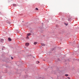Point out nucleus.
Instances as JSON below:
<instances>
[{
    "instance_id": "obj_1",
    "label": "nucleus",
    "mask_w": 79,
    "mask_h": 79,
    "mask_svg": "<svg viewBox=\"0 0 79 79\" xmlns=\"http://www.w3.org/2000/svg\"><path fill=\"white\" fill-rule=\"evenodd\" d=\"M35 21H36V22H35V23H39V19L35 20Z\"/></svg>"
},
{
    "instance_id": "obj_2",
    "label": "nucleus",
    "mask_w": 79,
    "mask_h": 79,
    "mask_svg": "<svg viewBox=\"0 0 79 79\" xmlns=\"http://www.w3.org/2000/svg\"><path fill=\"white\" fill-rule=\"evenodd\" d=\"M29 45V44L28 43H27L25 44L26 46H27V47H28Z\"/></svg>"
},
{
    "instance_id": "obj_3",
    "label": "nucleus",
    "mask_w": 79,
    "mask_h": 79,
    "mask_svg": "<svg viewBox=\"0 0 79 79\" xmlns=\"http://www.w3.org/2000/svg\"><path fill=\"white\" fill-rule=\"evenodd\" d=\"M0 42H4V40H3V39H1Z\"/></svg>"
},
{
    "instance_id": "obj_4",
    "label": "nucleus",
    "mask_w": 79,
    "mask_h": 79,
    "mask_svg": "<svg viewBox=\"0 0 79 79\" xmlns=\"http://www.w3.org/2000/svg\"><path fill=\"white\" fill-rule=\"evenodd\" d=\"M31 35V34L30 33H29L27 34V36H30Z\"/></svg>"
},
{
    "instance_id": "obj_5",
    "label": "nucleus",
    "mask_w": 79,
    "mask_h": 79,
    "mask_svg": "<svg viewBox=\"0 0 79 79\" xmlns=\"http://www.w3.org/2000/svg\"><path fill=\"white\" fill-rule=\"evenodd\" d=\"M8 40H9V41H11V39L10 38H8Z\"/></svg>"
},
{
    "instance_id": "obj_6",
    "label": "nucleus",
    "mask_w": 79,
    "mask_h": 79,
    "mask_svg": "<svg viewBox=\"0 0 79 79\" xmlns=\"http://www.w3.org/2000/svg\"><path fill=\"white\" fill-rule=\"evenodd\" d=\"M41 45H42V46H45V44H41Z\"/></svg>"
},
{
    "instance_id": "obj_7",
    "label": "nucleus",
    "mask_w": 79,
    "mask_h": 79,
    "mask_svg": "<svg viewBox=\"0 0 79 79\" xmlns=\"http://www.w3.org/2000/svg\"><path fill=\"white\" fill-rule=\"evenodd\" d=\"M34 44L35 45H36V44H37V42H34Z\"/></svg>"
},
{
    "instance_id": "obj_8",
    "label": "nucleus",
    "mask_w": 79,
    "mask_h": 79,
    "mask_svg": "<svg viewBox=\"0 0 79 79\" xmlns=\"http://www.w3.org/2000/svg\"><path fill=\"white\" fill-rule=\"evenodd\" d=\"M65 76H68V74H65Z\"/></svg>"
},
{
    "instance_id": "obj_9",
    "label": "nucleus",
    "mask_w": 79,
    "mask_h": 79,
    "mask_svg": "<svg viewBox=\"0 0 79 79\" xmlns=\"http://www.w3.org/2000/svg\"><path fill=\"white\" fill-rule=\"evenodd\" d=\"M36 63H37V64L39 63V61H37L36 62Z\"/></svg>"
},
{
    "instance_id": "obj_10",
    "label": "nucleus",
    "mask_w": 79,
    "mask_h": 79,
    "mask_svg": "<svg viewBox=\"0 0 79 79\" xmlns=\"http://www.w3.org/2000/svg\"><path fill=\"white\" fill-rule=\"evenodd\" d=\"M11 58L12 60H13V57L11 56Z\"/></svg>"
},
{
    "instance_id": "obj_11",
    "label": "nucleus",
    "mask_w": 79,
    "mask_h": 79,
    "mask_svg": "<svg viewBox=\"0 0 79 79\" xmlns=\"http://www.w3.org/2000/svg\"><path fill=\"white\" fill-rule=\"evenodd\" d=\"M38 9L37 8H36V10H38Z\"/></svg>"
},
{
    "instance_id": "obj_12",
    "label": "nucleus",
    "mask_w": 79,
    "mask_h": 79,
    "mask_svg": "<svg viewBox=\"0 0 79 79\" xmlns=\"http://www.w3.org/2000/svg\"><path fill=\"white\" fill-rule=\"evenodd\" d=\"M66 26H68V24H65Z\"/></svg>"
},
{
    "instance_id": "obj_13",
    "label": "nucleus",
    "mask_w": 79,
    "mask_h": 79,
    "mask_svg": "<svg viewBox=\"0 0 79 79\" xmlns=\"http://www.w3.org/2000/svg\"><path fill=\"white\" fill-rule=\"evenodd\" d=\"M16 4H13V6H16Z\"/></svg>"
},
{
    "instance_id": "obj_14",
    "label": "nucleus",
    "mask_w": 79,
    "mask_h": 79,
    "mask_svg": "<svg viewBox=\"0 0 79 79\" xmlns=\"http://www.w3.org/2000/svg\"><path fill=\"white\" fill-rule=\"evenodd\" d=\"M53 50H54V48H53V49H52V51H53Z\"/></svg>"
},
{
    "instance_id": "obj_15",
    "label": "nucleus",
    "mask_w": 79,
    "mask_h": 79,
    "mask_svg": "<svg viewBox=\"0 0 79 79\" xmlns=\"http://www.w3.org/2000/svg\"><path fill=\"white\" fill-rule=\"evenodd\" d=\"M67 78L69 79H70V78H69V77H67Z\"/></svg>"
},
{
    "instance_id": "obj_16",
    "label": "nucleus",
    "mask_w": 79,
    "mask_h": 79,
    "mask_svg": "<svg viewBox=\"0 0 79 79\" xmlns=\"http://www.w3.org/2000/svg\"><path fill=\"white\" fill-rule=\"evenodd\" d=\"M27 37L28 39H29V37H28V36H27Z\"/></svg>"
},
{
    "instance_id": "obj_17",
    "label": "nucleus",
    "mask_w": 79,
    "mask_h": 79,
    "mask_svg": "<svg viewBox=\"0 0 79 79\" xmlns=\"http://www.w3.org/2000/svg\"><path fill=\"white\" fill-rule=\"evenodd\" d=\"M58 60L59 61H60V59H58Z\"/></svg>"
},
{
    "instance_id": "obj_18",
    "label": "nucleus",
    "mask_w": 79,
    "mask_h": 79,
    "mask_svg": "<svg viewBox=\"0 0 79 79\" xmlns=\"http://www.w3.org/2000/svg\"><path fill=\"white\" fill-rule=\"evenodd\" d=\"M68 21H69V20H68Z\"/></svg>"
},
{
    "instance_id": "obj_19",
    "label": "nucleus",
    "mask_w": 79,
    "mask_h": 79,
    "mask_svg": "<svg viewBox=\"0 0 79 79\" xmlns=\"http://www.w3.org/2000/svg\"><path fill=\"white\" fill-rule=\"evenodd\" d=\"M0 14H1V13H0Z\"/></svg>"
},
{
    "instance_id": "obj_20",
    "label": "nucleus",
    "mask_w": 79,
    "mask_h": 79,
    "mask_svg": "<svg viewBox=\"0 0 79 79\" xmlns=\"http://www.w3.org/2000/svg\"><path fill=\"white\" fill-rule=\"evenodd\" d=\"M65 79H67L66 78Z\"/></svg>"
}]
</instances>
